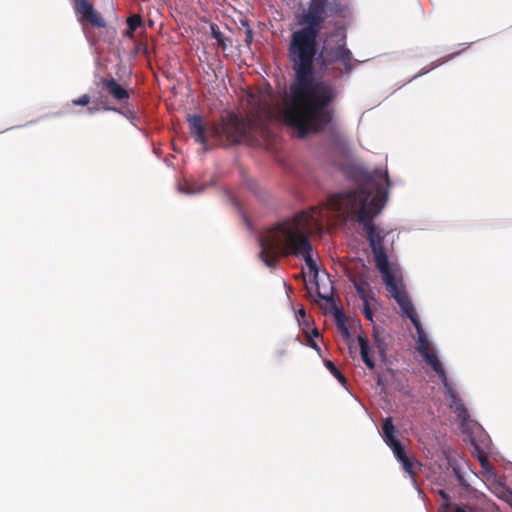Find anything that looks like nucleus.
<instances>
[{
    "mask_svg": "<svg viewBox=\"0 0 512 512\" xmlns=\"http://www.w3.org/2000/svg\"><path fill=\"white\" fill-rule=\"evenodd\" d=\"M416 329L417 332V347L416 350L422 354L426 353L431 350L430 342L428 340V337L426 333L424 332L422 325L420 323V320L416 321L415 323H412Z\"/></svg>",
    "mask_w": 512,
    "mask_h": 512,
    "instance_id": "f3484780",
    "label": "nucleus"
},
{
    "mask_svg": "<svg viewBox=\"0 0 512 512\" xmlns=\"http://www.w3.org/2000/svg\"><path fill=\"white\" fill-rule=\"evenodd\" d=\"M308 345H309L311 348H313V349H315V350H317V351H319V350H320V348H319L318 344H317V343L315 342V340H314L311 336H309V335H308Z\"/></svg>",
    "mask_w": 512,
    "mask_h": 512,
    "instance_id": "473e14b6",
    "label": "nucleus"
},
{
    "mask_svg": "<svg viewBox=\"0 0 512 512\" xmlns=\"http://www.w3.org/2000/svg\"><path fill=\"white\" fill-rule=\"evenodd\" d=\"M357 341H358V344H359V347H360V354H361V358L363 360V362L365 363V365L370 369V370H374L375 369V362L374 360L372 359V350L370 348V344H369V340L368 338L363 335V334H359L357 336Z\"/></svg>",
    "mask_w": 512,
    "mask_h": 512,
    "instance_id": "4468645a",
    "label": "nucleus"
},
{
    "mask_svg": "<svg viewBox=\"0 0 512 512\" xmlns=\"http://www.w3.org/2000/svg\"><path fill=\"white\" fill-rule=\"evenodd\" d=\"M369 301L370 300H366V302H363V314L367 320L373 321V311L370 308Z\"/></svg>",
    "mask_w": 512,
    "mask_h": 512,
    "instance_id": "bb28decb",
    "label": "nucleus"
},
{
    "mask_svg": "<svg viewBox=\"0 0 512 512\" xmlns=\"http://www.w3.org/2000/svg\"><path fill=\"white\" fill-rule=\"evenodd\" d=\"M336 318H337V320H338V321H340L342 318H344L343 313H341L340 311H338V312L336 313Z\"/></svg>",
    "mask_w": 512,
    "mask_h": 512,
    "instance_id": "ea45409f",
    "label": "nucleus"
},
{
    "mask_svg": "<svg viewBox=\"0 0 512 512\" xmlns=\"http://www.w3.org/2000/svg\"><path fill=\"white\" fill-rule=\"evenodd\" d=\"M134 32H135V30H131L130 28H128L125 32V36L132 39V38H134Z\"/></svg>",
    "mask_w": 512,
    "mask_h": 512,
    "instance_id": "c9c22d12",
    "label": "nucleus"
},
{
    "mask_svg": "<svg viewBox=\"0 0 512 512\" xmlns=\"http://www.w3.org/2000/svg\"><path fill=\"white\" fill-rule=\"evenodd\" d=\"M300 315L305 316V311H304V310H301V311H300Z\"/></svg>",
    "mask_w": 512,
    "mask_h": 512,
    "instance_id": "79ce46f5",
    "label": "nucleus"
},
{
    "mask_svg": "<svg viewBox=\"0 0 512 512\" xmlns=\"http://www.w3.org/2000/svg\"><path fill=\"white\" fill-rule=\"evenodd\" d=\"M95 104L97 105H101L100 107L98 106H91V107H88L87 108V112L90 114V115H94L96 114L97 112H99L100 110H103V111H115V112H118V113H121V114H124L122 112L121 109H117L115 107H112L108 104L107 101H104V100H97L95 102Z\"/></svg>",
    "mask_w": 512,
    "mask_h": 512,
    "instance_id": "a211bd4d",
    "label": "nucleus"
},
{
    "mask_svg": "<svg viewBox=\"0 0 512 512\" xmlns=\"http://www.w3.org/2000/svg\"><path fill=\"white\" fill-rule=\"evenodd\" d=\"M453 470H454V472H455V474H456V476H457V478H458V480H459L460 484H463V477H462V475L460 474L459 469H458V468H453Z\"/></svg>",
    "mask_w": 512,
    "mask_h": 512,
    "instance_id": "f704fd0d",
    "label": "nucleus"
},
{
    "mask_svg": "<svg viewBox=\"0 0 512 512\" xmlns=\"http://www.w3.org/2000/svg\"><path fill=\"white\" fill-rule=\"evenodd\" d=\"M249 109L246 117L234 112L221 117L219 123L207 126L200 115H188L189 130L195 141L207 149L208 136L216 140L224 137L230 144H239L246 138L262 137L270 135L269 125L275 117V109L267 96L250 95L248 98Z\"/></svg>",
    "mask_w": 512,
    "mask_h": 512,
    "instance_id": "7ed1b4c3",
    "label": "nucleus"
},
{
    "mask_svg": "<svg viewBox=\"0 0 512 512\" xmlns=\"http://www.w3.org/2000/svg\"><path fill=\"white\" fill-rule=\"evenodd\" d=\"M395 457L397 458V460L400 462V461H404V458L407 457V454L404 450V448L402 447L401 443L398 444L397 446L395 447H392L391 448Z\"/></svg>",
    "mask_w": 512,
    "mask_h": 512,
    "instance_id": "393cba45",
    "label": "nucleus"
},
{
    "mask_svg": "<svg viewBox=\"0 0 512 512\" xmlns=\"http://www.w3.org/2000/svg\"><path fill=\"white\" fill-rule=\"evenodd\" d=\"M349 280L352 282L359 298L366 302V300H374L375 294L371 290L369 283L366 280H357L355 276H351Z\"/></svg>",
    "mask_w": 512,
    "mask_h": 512,
    "instance_id": "2eb2a0df",
    "label": "nucleus"
},
{
    "mask_svg": "<svg viewBox=\"0 0 512 512\" xmlns=\"http://www.w3.org/2000/svg\"><path fill=\"white\" fill-rule=\"evenodd\" d=\"M439 495L442 498V504L439 508V512H448V510L451 508V504L449 502V495L443 491H439Z\"/></svg>",
    "mask_w": 512,
    "mask_h": 512,
    "instance_id": "5701e85b",
    "label": "nucleus"
},
{
    "mask_svg": "<svg viewBox=\"0 0 512 512\" xmlns=\"http://www.w3.org/2000/svg\"><path fill=\"white\" fill-rule=\"evenodd\" d=\"M458 54H459V52L451 54V55H449L447 57H444L442 59H438L437 61L433 62L428 69L421 70L415 77H418V76H421V75H424V74L428 73L429 71H431V70L435 69L436 67L442 65L443 63L447 62L448 60L452 59L454 56H456Z\"/></svg>",
    "mask_w": 512,
    "mask_h": 512,
    "instance_id": "aec40b11",
    "label": "nucleus"
},
{
    "mask_svg": "<svg viewBox=\"0 0 512 512\" xmlns=\"http://www.w3.org/2000/svg\"><path fill=\"white\" fill-rule=\"evenodd\" d=\"M402 463L403 469L410 475L414 474V462L407 456Z\"/></svg>",
    "mask_w": 512,
    "mask_h": 512,
    "instance_id": "a878e982",
    "label": "nucleus"
},
{
    "mask_svg": "<svg viewBox=\"0 0 512 512\" xmlns=\"http://www.w3.org/2000/svg\"><path fill=\"white\" fill-rule=\"evenodd\" d=\"M395 301L400 306L402 312L410 319L412 323H415L419 320L418 314L411 303V300L408 296V294L403 291L400 294L394 295Z\"/></svg>",
    "mask_w": 512,
    "mask_h": 512,
    "instance_id": "ddd939ff",
    "label": "nucleus"
},
{
    "mask_svg": "<svg viewBox=\"0 0 512 512\" xmlns=\"http://www.w3.org/2000/svg\"><path fill=\"white\" fill-rule=\"evenodd\" d=\"M375 343L378 348V352L382 358H385L386 356V345L383 341H381L378 337V335H375Z\"/></svg>",
    "mask_w": 512,
    "mask_h": 512,
    "instance_id": "cd10ccee",
    "label": "nucleus"
},
{
    "mask_svg": "<svg viewBox=\"0 0 512 512\" xmlns=\"http://www.w3.org/2000/svg\"><path fill=\"white\" fill-rule=\"evenodd\" d=\"M506 500L510 504V506L512 507V492H508L507 493Z\"/></svg>",
    "mask_w": 512,
    "mask_h": 512,
    "instance_id": "4c0bfd02",
    "label": "nucleus"
},
{
    "mask_svg": "<svg viewBox=\"0 0 512 512\" xmlns=\"http://www.w3.org/2000/svg\"><path fill=\"white\" fill-rule=\"evenodd\" d=\"M71 102L74 106H88L91 102V97L89 94H83Z\"/></svg>",
    "mask_w": 512,
    "mask_h": 512,
    "instance_id": "b1692460",
    "label": "nucleus"
},
{
    "mask_svg": "<svg viewBox=\"0 0 512 512\" xmlns=\"http://www.w3.org/2000/svg\"><path fill=\"white\" fill-rule=\"evenodd\" d=\"M453 512H480L477 509H474L469 506H455L453 507Z\"/></svg>",
    "mask_w": 512,
    "mask_h": 512,
    "instance_id": "c756f323",
    "label": "nucleus"
},
{
    "mask_svg": "<svg viewBox=\"0 0 512 512\" xmlns=\"http://www.w3.org/2000/svg\"><path fill=\"white\" fill-rule=\"evenodd\" d=\"M382 433L385 443L390 447H395L400 444V441L395 437V427L391 417L383 420Z\"/></svg>",
    "mask_w": 512,
    "mask_h": 512,
    "instance_id": "dca6fc26",
    "label": "nucleus"
},
{
    "mask_svg": "<svg viewBox=\"0 0 512 512\" xmlns=\"http://www.w3.org/2000/svg\"><path fill=\"white\" fill-rule=\"evenodd\" d=\"M325 367L330 371V373L336 378L339 380V382H341L342 384H345L346 383V378L345 376L343 375V373L335 366V364L330 361V360H327L325 361Z\"/></svg>",
    "mask_w": 512,
    "mask_h": 512,
    "instance_id": "6ab92c4d",
    "label": "nucleus"
},
{
    "mask_svg": "<svg viewBox=\"0 0 512 512\" xmlns=\"http://www.w3.org/2000/svg\"><path fill=\"white\" fill-rule=\"evenodd\" d=\"M312 334H313V336H314V337H318V336L320 335V334H319V331H318L316 328H314V329L312 330Z\"/></svg>",
    "mask_w": 512,
    "mask_h": 512,
    "instance_id": "a19ab883",
    "label": "nucleus"
},
{
    "mask_svg": "<svg viewBox=\"0 0 512 512\" xmlns=\"http://www.w3.org/2000/svg\"><path fill=\"white\" fill-rule=\"evenodd\" d=\"M421 356L424 358L425 362L431 366L433 371L438 375L444 387H448V378L445 372V369L438 359L437 355L432 351H428L426 353H422Z\"/></svg>",
    "mask_w": 512,
    "mask_h": 512,
    "instance_id": "1a4fd4ad",
    "label": "nucleus"
},
{
    "mask_svg": "<svg viewBox=\"0 0 512 512\" xmlns=\"http://www.w3.org/2000/svg\"><path fill=\"white\" fill-rule=\"evenodd\" d=\"M375 176L380 181H384L388 186L390 185V179H389V175H388L387 171H382L381 169L380 170H376L375 171Z\"/></svg>",
    "mask_w": 512,
    "mask_h": 512,
    "instance_id": "c85d7f7f",
    "label": "nucleus"
},
{
    "mask_svg": "<svg viewBox=\"0 0 512 512\" xmlns=\"http://www.w3.org/2000/svg\"><path fill=\"white\" fill-rule=\"evenodd\" d=\"M351 16L349 0H310L300 20L305 26L291 35L288 57L295 80L290 87L284 120L296 130L299 138L323 132L333 121L334 110L330 106L336 100L338 90L329 81L314 78L317 38L327 18L348 19Z\"/></svg>",
    "mask_w": 512,
    "mask_h": 512,
    "instance_id": "f257e3e1",
    "label": "nucleus"
},
{
    "mask_svg": "<svg viewBox=\"0 0 512 512\" xmlns=\"http://www.w3.org/2000/svg\"><path fill=\"white\" fill-rule=\"evenodd\" d=\"M253 41V31L252 29L247 25V29L245 30V43L247 45H250Z\"/></svg>",
    "mask_w": 512,
    "mask_h": 512,
    "instance_id": "7c9ffc66",
    "label": "nucleus"
},
{
    "mask_svg": "<svg viewBox=\"0 0 512 512\" xmlns=\"http://www.w3.org/2000/svg\"><path fill=\"white\" fill-rule=\"evenodd\" d=\"M74 10L80 22L86 21L97 28H103L106 26L104 18L101 14L95 11L88 0L74 1Z\"/></svg>",
    "mask_w": 512,
    "mask_h": 512,
    "instance_id": "0eeeda50",
    "label": "nucleus"
},
{
    "mask_svg": "<svg viewBox=\"0 0 512 512\" xmlns=\"http://www.w3.org/2000/svg\"><path fill=\"white\" fill-rule=\"evenodd\" d=\"M187 185H188V189L186 192L189 194L199 193L204 190V187H202V186L198 187V186L190 185V184H187Z\"/></svg>",
    "mask_w": 512,
    "mask_h": 512,
    "instance_id": "2f4dec72",
    "label": "nucleus"
},
{
    "mask_svg": "<svg viewBox=\"0 0 512 512\" xmlns=\"http://www.w3.org/2000/svg\"><path fill=\"white\" fill-rule=\"evenodd\" d=\"M341 330H342V333L345 337H349L350 333H349V330L348 328L345 326L344 323L341 324V326L339 327Z\"/></svg>",
    "mask_w": 512,
    "mask_h": 512,
    "instance_id": "72a5a7b5",
    "label": "nucleus"
},
{
    "mask_svg": "<svg viewBox=\"0 0 512 512\" xmlns=\"http://www.w3.org/2000/svg\"><path fill=\"white\" fill-rule=\"evenodd\" d=\"M386 199V192L381 185H377L374 193L359 188L331 195L327 201L329 210L339 212L344 217L354 215L363 225L376 268L389 264L384 247L386 234H383V230L373 222V219L381 213Z\"/></svg>",
    "mask_w": 512,
    "mask_h": 512,
    "instance_id": "20e7f679",
    "label": "nucleus"
},
{
    "mask_svg": "<svg viewBox=\"0 0 512 512\" xmlns=\"http://www.w3.org/2000/svg\"><path fill=\"white\" fill-rule=\"evenodd\" d=\"M480 461L483 468H487L490 465L488 460L485 458H481Z\"/></svg>",
    "mask_w": 512,
    "mask_h": 512,
    "instance_id": "e433bc0d",
    "label": "nucleus"
},
{
    "mask_svg": "<svg viewBox=\"0 0 512 512\" xmlns=\"http://www.w3.org/2000/svg\"><path fill=\"white\" fill-rule=\"evenodd\" d=\"M378 271L381 273L382 280L386 285L388 292L391 297L394 298V295L402 293L404 290L401 289L400 285L396 282L394 274L391 270L390 264L377 267Z\"/></svg>",
    "mask_w": 512,
    "mask_h": 512,
    "instance_id": "6e6552de",
    "label": "nucleus"
},
{
    "mask_svg": "<svg viewBox=\"0 0 512 512\" xmlns=\"http://www.w3.org/2000/svg\"><path fill=\"white\" fill-rule=\"evenodd\" d=\"M421 356L424 358L425 362L431 366L433 371L438 375L444 387H448V378L445 372V369L438 359L437 355L432 351H428L426 353H422Z\"/></svg>",
    "mask_w": 512,
    "mask_h": 512,
    "instance_id": "9d476101",
    "label": "nucleus"
},
{
    "mask_svg": "<svg viewBox=\"0 0 512 512\" xmlns=\"http://www.w3.org/2000/svg\"><path fill=\"white\" fill-rule=\"evenodd\" d=\"M127 26L131 30H137L142 25V18L139 14H133L127 18Z\"/></svg>",
    "mask_w": 512,
    "mask_h": 512,
    "instance_id": "4be33fe9",
    "label": "nucleus"
},
{
    "mask_svg": "<svg viewBox=\"0 0 512 512\" xmlns=\"http://www.w3.org/2000/svg\"><path fill=\"white\" fill-rule=\"evenodd\" d=\"M212 37L217 41L218 45L223 49L226 48V38L216 25L211 26Z\"/></svg>",
    "mask_w": 512,
    "mask_h": 512,
    "instance_id": "412c9836",
    "label": "nucleus"
},
{
    "mask_svg": "<svg viewBox=\"0 0 512 512\" xmlns=\"http://www.w3.org/2000/svg\"><path fill=\"white\" fill-rule=\"evenodd\" d=\"M329 207L316 206L297 212L266 230L260 237V257L268 267H275L281 257H301L309 272L317 275L318 267L312 258L313 247L309 237L323 229L324 212Z\"/></svg>",
    "mask_w": 512,
    "mask_h": 512,
    "instance_id": "f03ea898",
    "label": "nucleus"
},
{
    "mask_svg": "<svg viewBox=\"0 0 512 512\" xmlns=\"http://www.w3.org/2000/svg\"><path fill=\"white\" fill-rule=\"evenodd\" d=\"M347 35L344 27H336L328 34L323 47L322 59L325 66L339 63L343 66L342 73H350L358 63L347 47Z\"/></svg>",
    "mask_w": 512,
    "mask_h": 512,
    "instance_id": "39448f33",
    "label": "nucleus"
},
{
    "mask_svg": "<svg viewBox=\"0 0 512 512\" xmlns=\"http://www.w3.org/2000/svg\"><path fill=\"white\" fill-rule=\"evenodd\" d=\"M318 296H319L321 299H323V300H326V301L330 300V297H329V296H327V295H323L320 291H318Z\"/></svg>",
    "mask_w": 512,
    "mask_h": 512,
    "instance_id": "58836bf2",
    "label": "nucleus"
},
{
    "mask_svg": "<svg viewBox=\"0 0 512 512\" xmlns=\"http://www.w3.org/2000/svg\"><path fill=\"white\" fill-rule=\"evenodd\" d=\"M395 301L400 306L402 312L410 319L412 323H415L419 320L418 314L411 303V300L408 296V294L403 291L400 294L394 295Z\"/></svg>",
    "mask_w": 512,
    "mask_h": 512,
    "instance_id": "f8f14e48",
    "label": "nucleus"
},
{
    "mask_svg": "<svg viewBox=\"0 0 512 512\" xmlns=\"http://www.w3.org/2000/svg\"><path fill=\"white\" fill-rule=\"evenodd\" d=\"M448 395L451 397L450 408L457 415V418L462 422H466L469 419V413L463 404L462 400L457 397L455 391L452 389L450 384L448 383V387H445Z\"/></svg>",
    "mask_w": 512,
    "mask_h": 512,
    "instance_id": "9b49d317",
    "label": "nucleus"
},
{
    "mask_svg": "<svg viewBox=\"0 0 512 512\" xmlns=\"http://www.w3.org/2000/svg\"><path fill=\"white\" fill-rule=\"evenodd\" d=\"M97 86L100 87L102 92L110 96L115 103L120 105H126L130 99V91L112 76L101 77Z\"/></svg>",
    "mask_w": 512,
    "mask_h": 512,
    "instance_id": "423d86ee",
    "label": "nucleus"
}]
</instances>
